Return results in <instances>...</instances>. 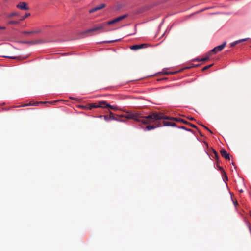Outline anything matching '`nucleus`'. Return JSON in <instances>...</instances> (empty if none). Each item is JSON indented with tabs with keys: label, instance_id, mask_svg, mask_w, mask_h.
Here are the masks:
<instances>
[{
	"label": "nucleus",
	"instance_id": "13",
	"mask_svg": "<svg viewBox=\"0 0 251 251\" xmlns=\"http://www.w3.org/2000/svg\"><path fill=\"white\" fill-rule=\"evenodd\" d=\"M248 39V38H244V39H242L241 40L235 41V42H234L233 43L231 44V47H233L238 43H240L243 41H247Z\"/></svg>",
	"mask_w": 251,
	"mask_h": 251
},
{
	"label": "nucleus",
	"instance_id": "27",
	"mask_svg": "<svg viewBox=\"0 0 251 251\" xmlns=\"http://www.w3.org/2000/svg\"><path fill=\"white\" fill-rule=\"evenodd\" d=\"M39 102L33 103L31 106H37L39 104Z\"/></svg>",
	"mask_w": 251,
	"mask_h": 251
},
{
	"label": "nucleus",
	"instance_id": "26",
	"mask_svg": "<svg viewBox=\"0 0 251 251\" xmlns=\"http://www.w3.org/2000/svg\"><path fill=\"white\" fill-rule=\"evenodd\" d=\"M188 124H190L191 126H192L193 127H194V128H197V126L195 125H193L192 124H190L189 123H188Z\"/></svg>",
	"mask_w": 251,
	"mask_h": 251
},
{
	"label": "nucleus",
	"instance_id": "32",
	"mask_svg": "<svg viewBox=\"0 0 251 251\" xmlns=\"http://www.w3.org/2000/svg\"><path fill=\"white\" fill-rule=\"evenodd\" d=\"M173 73H165V74H172Z\"/></svg>",
	"mask_w": 251,
	"mask_h": 251
},
{
	"label": "nucleus",
	"instance_id": "2",
	"mask_svg": "<svg viewBox=\"0 0 251 251\" xmlns=\"http://www.w3.org/2000/svg\"><path fill=\"white\" fill-rule=\"evenodd\" d=\"M166 120L181 122L188 124V122L182 119L164 116L160 112H158V127L163 126H176V124L175 123L167 121Z\"/></svg>",
	"mask_w": 251,
	"mask_h": 251
},
{
	"label": "nucleus",
	"instance_id": "10",
	"mask_svg": "<svg viewBox=\"0 0 251 251\" xmlns=\"http://www.w3.org/2000/svg\"><path fill=\"white\" fill-rule=\"evenodd\" d=\"M220 153L222 157H224L226 160H229V154L225 149H222L220 151Z\"/></svg>",
	"mask_w": 251,
	"mask_h": 251
},
{
	"label": "nucleus",
	"instance_id": "1",
	"mask_svg": "<svg viewBox=\"0 0 251 251\" xmlns=\"http://www.w3.org/2000/svg\"><path fill=\"white\" fill-rule=\"evenodd\" d=\"M124 117L127 119H134L137 121L141 122L143 124H147L153 122L156 120L157 113H153L145 117L137 113H129Z\"/></svg>",
	"mask_w": 251,
	"mask_h": 251
},
{
	"label": "nucleus",
	"instance_id": "6",
	"mask_svg": "<svg viewBox=\"0 0 251 251\" xmlns=\"http://www.w3.org/2000/svg\"><path fill=\"white\" fill-rule=\"evenodd\" d=\"M157 119L155 120L154 121L147 123L146 124L148 125L145 128V129L147 130H151L152 129H154L156 128L157 127Z\"/></svg>",
	"mask_w": 251,
	"mask_h": 251
},
{
	"label": "nucleus",
	"instance_id": "20",
	"mask_svg": "<svg viewBox=\"0 0 251 251\" xmlns=\"http://www.w3.org/2000/svg\"><path fill=\"white\" fill-rule=\"evenodd\" d=\"M100 117H104V119L105 121H109L110 120V119H109V115H104V116H100Z\"/></svg>",
	"mask_w": 251,
	"mask_h": 251
},
{
	"label": "nucleus",
	"instance_id": "33",
	"mask_svg": "<svg viewBox=\"0 0 251 251\" xmlns=\"http://www.w3.org/2000/svg\"><path fill=\"white\" fill-rule=\"evenodd\" d=\"M4 27H1L0 26V30L2 29H4Z\"/></svg>",
	"mask_w": 251,
	"mask_h": 251
},
{
	"label": "nucleus",
	"instance_id": "24",
	"mask_svg": "<svg viewBox=\"0 0 251 251\" xmlns=\"http://www.w3.org/2000/svg\"><path fill=\"white\" fill-rule=\"evenodd\" d=\"M178 128H181V129H185V130H188V131H191V129H187L185 127L183 126H179L178 127Z\"/></svg>",
	"mask_w": 251,
	"mask_h": 251
},
{
	"label": "nucleus",
	"instance_id": "5",
	"mask_svg": "<svg viewBox=\"0 0 251 251\" xmlns=\"http://www.w3.org/2000/svg\"><path fill=\"white\" fill-rule=\"evenodd\" d=\"M226 45V42H224L221 45L215 47L212 50H211L210 51H209L208 52V55H212L213 54H215V53H217L218 51H221L224 48Z\"/></svg>",
	"mask_w": 251,
	"mask_h": 251
},
{
	"label": "nucleus",
	"instance_id": "21",
	"mask_svg": "<svg viewBox=\"0 0 251 251\" xmlns=\"http://www.w3.org/2000/svg\"><path fill=\"white\" fill-rule=\"evenodd\" d=\"M30 15V14L29 13H26L25 15L24 16H23L21 20H24L25 19L29 17Z\"/></svg>",
	"mask_w": 251,
	"mask_h": 251
},
{
	"label": "nucleus",
	"instance_id": "29",
	"mask_svg": "<svg viewBox=\"0 0 251 251\" xmlns=\"http://www.w3.org/2000/svg\"><path fill=\"white\" fill-rule=\"evenodd\" d=\"M31 104H28V103H27V104H25V105H22V107H25V106H31Z\"/></svg>",
	"mask_w": 251,
	"mask_h": 251
},
{
	"label": "nucleus",
	"instance_id": "23",
	"mask_svg": "<svg viewBox=\"0 0 251 251\" xmlns=\"http://www.w3.org/2000/svg\"><path fill=\"white\" fill-rule=\"evenodd\" d=\"M41 32V30H37L35 31H33V34H38Z\"/></svg>",
	"mask_w": 251,
	"mask_h": 251
},
{
	"label": "nucleus",
	"instance_id": "25",
	"mask_svg": "<svg viewBox=\"0 0 251 251\" xmlns=\"http://www.w3.org/2000/svg\"><path fill=\"white\" fill-rule=\"evenodd\" d=\"M203 127L206 129L208 131H209L210 132V133L212 134V132L208 128H207V127H206L205 126H203Z\"/></svg>",
	"mask_w": 251,
	"mask_h": 251
},
{
	"label": "nucleus",
	"instance_id": "22",
	"mask_svg": "<svg viewBox=\"0 0 251 251\" xmlns=\"http://www.w3.org/2000/svg\"><path fill=\"white\" fill-rule=\"evenodd\" d=\"M9 24L11 25L13 24H19V22L17 21H10L9 22Z\"/></svg>",
	"mask_w": 251,
	"mask_h": 251
},
{
	"label": "nucleus",
	"instance_id": "3",
	"mask_svg": "<svg viewBox=\"0 0 251 251\" xmlns=\"http://www.w3.org/2000/svg\"><path fill=\"white\" fill-rule=\"evenodd\" d=\"M115 23V20H114V19H113L111 21L107 22V23H103L100 24V25L95 26L94 27H93L92 28H91V29L86 30L83 33H84V34L90 33H92L93 32H94V31H99L100 30H102V31H100V32H105L106 30H104L103 29L107 25H112ZM100 33V32H98V33Z\"/></svg>",
	"mask_w": 251,
	"mask_h": 251
},
{
	"label": "nucleus",
	"instance_id": "36",
	"mask_svg": "<svg viewBox=\"0 0 251 251\" xmlns=\"http://www.w3.org/2000/svg\"><path fill=\"white\" fill-rule=\"evenodd\" d=\"M114 41H108V42H114Z\"/></svg>",
	"mask_w": 251,
	"mask_h": 251
},
{
	"label": "nucleus",
	"instance_id": "14",
	"mask_svg": "<svg viewBox=\"0 0 251 251\" xmlns=\"http://www.w3.org/2000/svg\"><path fill=\"white\" fill-rule=\"evenodd\" d=\"M212 55H208V53L206 54V55L205 57L203 58H201V61H207L210 58V56H211Z\"/></svg>",
	"mask_w": 251,
	"mask_h": 251
},
{
	"label": "nucleus",
	"instance_id": "8",
	"mask_svg": "<svg viewBox=\"0 0 251 251\" xmlns=\"http://www.w3.org/2000/svg\"><path fill=\"white\" fill-rule=\"evenodd\" d=\"M17 7L21 10H29V8L27 6L26 3L25 2H21L17 5Z\"/></svg>",
	"mask_w": 251,
	"mask_h": 251
},
{
	"label": "nucleus",
	"instance_id": "7",
	"mask_svg": "<svg viewBox=\"0 0 251 251\" xmlns=\"http://www.w3.org/2000/svg\"><path fill=\"white\" fill-rule=\"evenodd\" d=\"M148 46L147 44H142L140 45H134L133 46H131L130 47V49L132 50H136L142 48H147Z\"/></svg>",
	"mask_w": 251,
	"mask_h": 251
},
{
	"label": "nucleus",
	"instance_id": "34",
	"mask_svg": "<svg viewBox=\"0 0 251 251\" xmlns=\"http://www.w3.org/2000/svg\"><path fill=\"white\" fill-rule=\"evenodd\" d=\"M239 192H240V193H242V192H243V190H240L239 191Z\"/></svg>",
	"mask_w": 251,
	"mask_h": 251
},
{
	"label": "nucleus",
	"instance_id": "16",
	"mask_svg": "<svg viewBox=\"0 0 251 251\" xmlns=\"http://www.w3.org/2000/svg\"><path fill=\"white\" fill-rule=\"evenodd\" d=\"M213 153H214V156H213V157L215 159H218V154L217 152L216 151L213 150Z\"/></svg>",
	"mask_w": 251,
	"mask_h": 251
},
{
	"label": "nucleus",
	"instance_id": "18",
	"mask_svg": "<svg viewBox=\"0 0 251 251\" xmlns=\"http://www.w3.org/2000/svg\"><path fill=\"white\" fill-rule=\"evenodd\" d=\"M4 57L9 58L12 59H19V57H14V56H3Z\"/></svg>",
	"mask_w": 251,
	"mask_h": 251
},
{
	"label": "nucleus",
	"instance_id": "31",
	"mask_svg": "<svg viewBox=\"0 0 251 251\" xmlns=\"http://www.w3.org/2000/svg\"><path fill=\"white\" fill-rule=\"evenodd\" d=\"M95 34H94V33H91L90 34H89V35H95Z\"/></svg>",
	"mask_w": 251,
	"mask_h": 251
},
{
	"label": "nucleus",
	"instance_id": "38",
	"mask_svg": "<svg viewBox=\"0 0 251 251\" xmlns=\"http://www.w3.org/2000/svg\"><path fill=\"white\" fill-rule=\"evenodd\" d=\"M250 216L251 217V212H250Z\"/></svg>",
	"mask_w": 251,
	"mask_h": 251
},
{
	"label": "nucleus",
	"instance_id": "17",
	"mask_svg": "<svg viewBox=\"0 0 251 251\" xmlns=\"http://www.w3.org/2000/svg\"><path fill=\"white\" fill-rule=\"evenodd\" d=\"M109 119L110 120H117V119L115 118L113 114L111 112H110Z\"/></svg>",
	"mask_w": 251,
	"mask_h": 251
},
{
	"label": "nucleus",
	"instance_id": "12",
	"mask_svg": "<svg viewBox=\"0 0 251 251\" xmlns=\"http://www.w3.org/2000/svg\"><path fill=\"white\" fill-rule=\"evenodd\" d=\"M127 17H128V14H125V15L120 16L119 17H118L114 19L115 20V23H118V22L122 21V20L127 18Z\"/></svg>",
	"mask_w": 251,
	"mask_h": 251
},
{
	"label": "nucleus",
	"instance_id": "4",
	"mask_svg": "<svg viewBox=\"0 0 251 251\" xmlns=\"http://www.w3.org/2000/svg\"><path fill=\"white\" fill-rule=\"evenodd\" d=\"M98 107H101V108H109L111 109L115 110L117 109V107H114L113 106H111L108 104L105 101H101L99 102L98 104H90L89 105L88 108L89 109H92V108H98Z\"/></svg>",
	"mask_w": 251,
	"mask_h": 251
},
{
	"label": "nucleus",
	"instance_id": "9",
	"mask_svg": "<svg viewBox=\"0 0 251 251\" xmlns=\"http://www.w3.org/2000/svg\"><path fill=\"white\" fill-rule=\"evenodd\" d=\"M45 42L41 39H38V40H33L31 41H25L24 42L25 43L29 44H42L45 43Z\"/></svg>",
	"mask_w": 251,
	"mask_h": 251
},
{
	"label": "nucleus",
	"instance_id": "15",
	"mask_svg": "<svg viewBox=\"0 0 251 251\" xmlns=\"http://www.w3.org/2000/svg\"><path fill=\"white\" fill-rule=\"evenodd\" d=\"M213 64H210V65H207V66H206L202 68V71H204L206 70L207 69H209V68H210L211 66H213Z\"/></svg>",
	"mask_w": 251,
	"mask_h": 251
},
{
	"label": "nucleus",
	"instance_id": "30",
	"mask_svg": "<svg viewBox=\"0 0 251 251\" xmlns=\"http://www.w3.org/2000/svg\"><path fill=\"white\" fill-rule=\"evenodd\" d=\"M195 60L200 61H201V59H199V58H197Z\"/></svg>",
	"mask_w": 251,
	"mask_h": 251
},
{
	"label": "nucleus",
	"instance_id": "19",
	"mask_svg": "<svg viewBox=\"0 0 251 251\" xmlns=\"http://www.w3.org/2000/svg\"><path fill=\"white\" fill-rule=\"evenodd\" d=\"M22 33L23 34H33V31H24L22 32Z\"/></svg>",
	"mask_w": 251,
	"mask_h": 251
},
{
	"label": "nucleus",
	"instance_id": "11",
	"mask_svg": "<svg viewBox=\"0 0 251 251\" xmlns=\"http://www.w3.org/2000/svg\"><path fill=\"white\" fill-rule=\"evenodd\" d=\"M106 5L105 4H101L100 6H97L94 8H92V9H91L90 11H89V13H93L96 11H98V10H100L103 8H104L105 7Z\"/></svg>",
	"mask_w": 251,
	"mask_h": 251
},
{
	"label": "nucleus",
	"instance_id": "35",
	"mask_svg": "<svg viewBox=\"0 0 251 251\" xmlns=\"http://www.w3.org/2000/svg\"><path fill=\"white\" fill-rule=\"evenodd\" d=\"M28 104H33V103L30 102V103H28Z\"/></svg>",
	"mask_w": 251,
	"mask_h": 251
},
{
	"label": "nucleus",
	"instance_id": "37",
	"mask_svg": "<svg viewBox=\"0 0 251 251\" xmlns=\"http://www.w3.org/2000/svg\"><path fill=\"white\" fill-rule=\"evenodd\" d=\"M193 119H193V118H190V120H193Z\"/></svg>",
	"mask_w": 251,
	"mask_h": 251
},
{
	"label": "nucleus",
	"instance_id": "28",
	"mask_svg": "<svg viewBox=\"0 0 251 251\" xmlns=\"http://www.w3.org/2000/svg\"><path fill=\"white\" fill-rule=\"evenodd\" d=\"M17 15V13H12V14L10 15V16H16V15Z\"/></svg>",
	"mask_w": 251,
	"mask_h": 251
}]
</instances>
